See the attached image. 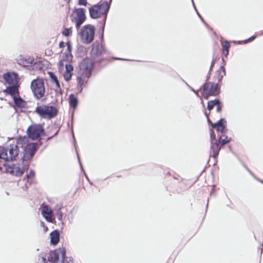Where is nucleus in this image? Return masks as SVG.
<instances>
[{"instance_id": "obj_1", "label": "nucleus", "mask_w": 263, "mask_h": 263, "mask_svg": "<svg viewBox=\"0 0 263 263\" xmlns=\"http://www.w3.org/2000/svg\"><path fill=\"white\" fill-rule=\"evenodd\" d=\"M28 141L29 139L26 137H20L16 143L11 144L7 148L0 150V159L6 161L14 160L18 155L21 148L23 150V162L30 160L36 152V145L34 143H29Z\"/></svg>"}, {"instance_id": "obj_2", "label": "nucleus", "mask_w": 263, "mask_h": 263, "mask_svg": "<svg viewBox=\"0 0 263 263\" xmlns=\"http://www.w3.org/2000/svg\"><path fill=\"white\" fill-rule=\"evenodd\" d=\"M80 76L77 77L78 86L81 91L91 76L94 62L90 59H85L80 63Z\"/></svg>"}, {"instance_id": "obj_3", "label": "nucleus", "mask_w": 263, "mask_h": 263, "mask_svg": "<svg viewBox=\"0 0 263 263\" xmlns=\"http://www.w3.org/2000/svg\"><path fill=\"white\" fill-rule=\"evenodd\" d=\"M95 31V27L92 25L83 26L78 33L81 42L86 44L91 43L94 39Z\"/></svg>"}, {"instance_id": "obj_4", "label": "nucleus", "mask_w": 263, "mask_h": 263, "mask_svg": "<svg viewBox=\"0 0 263 263\" xmlns=\"http://www.w3.org/2000/svg\"><path fill=\"white\" fill-rule=\"evenodd\" d=\"M35 112L41 117L50 119L57 115L58 111L54 106L42 105L36 107Z\"/></svg>"}, {"instance_id": "obj_5", "label": "nucleus", "mask_w": 263, "mask_h": 263, "mask_svg": "<svg viewBox=\"0 0 263 263\" xmlns=\"http://www.w3.org/2000/svg\"><path fill=\"white\" fill-rule=\"evenodd\" d=\"M105 53V49L99 42H96L92 44L91 55L95 62L100 63L103 61L104 58L103 56Z\"/></svg>"}, {"instance_id": "obj_6", "label": "nucleus", "mask_w": 263, "mask_h": 263, "mask_svg": "<svg viewBox=\"0 0 263 263\" xmlns=\"http://www.w3.org/2000/svg\"><path fill=\"white\" fill-rule=\"evenodd\" d=\"M31 88L35 98L40 99L43 97L45 93L43 80L36 79L33 80L31 83Z\"/></svg>"}, {"instance_id": "obj_7", "label": "nucleus", "mask_w": 263, "mask_h": 263, "mask_svg": "<svg viewBox=\"0 0 263 263\" xmlns=\"http://www.w3.org/2000/svg\"><path fill=\"white\" fill-rule=\"evenodd\" d=\"M28 164L26 162L23 166L21 164H6L5 170L7 173L16 176H21L25 170L28 169Z\"/></svg>"}, {"instance_id": "obj_8", "label": "nucleus", "mask_w": 263, "mask_h": 263, "mask_svg": "<svg viewBox=\"0 0 263 263\" xmlns=\"http://www.w3.org/2000/svg\"><path fill=\"white\" fill-rule=\"evenodd\" d=\"M73 13L76 16L73 17L72 21L75 22L76 28L78 30L86 20L85 9L82 8H75Z\"/></svg>"}, {"instance_id": "obj_9", "label": "nucleus", "mask_w": 263, "mask_h": 263, "mask_svg": "<svg viewBox=\"0 0 263 263\" xmlns=\"http://www.w3.org/2000/svg\"><path fill=\"white\" fill-rule=\"evenodd\" d=\"M28 138L32 140H37L44 135V129L41 125H32L27 129Z\"/></svg>"}, {"instance_id": "obj_10", "label": "nucleus", "mask_w": 263, "mask_h": 263, "mask_svg": "<svg viewBox=\"0 0 263 263\" xmlns=\"http://www.w3.org/2000/svg\"><path fill=\"white\" fill-rule=\"evenodd\" d=\"M110 3H108L106 1L102 3L101 4H98L96 5H98V7L99 8V12L101 14V15H104V18L102 20V32H104V27L105 25L106 20L107 18V15L108 12V11L110 8Z\"/></svg>"}, {"instance_id": "obj_11", "label": "nucleus", "mask_w": 263, "mask_h": 263, "mask_svg": "<svg viewBox=\"0 0 263 263\" xmlns=\"http://www.w3.org/2000/svg\"><path fill=\"white\" fill-rule=\"evenodd\" d=\"M218 84L213 82H205L202 86L203 91L206 93V98L215 95L218 91Z\"/></svg>"}, {"instance_id": "obj_12", "label": "nucleus", "mask_w": 263, "mask_h": 263, "mask_svg": "<svg viewBox=\"0 0 263 263\" xmlns=\"http://www.w3.org/2000/svg\"><path fill=\"white\" fill-rule=\"evenodd\" d=\"M3 78L5 82L10 85L17 84L18 76L15 72H7L4 74Z\"/></svg>"}, {"instance_id": "obj_13", "label": "nucleus", "mask_w": 263, "mask_h": 263, "mask_svg": "<svg viewBox=\"0 0 263 263\" xmlns=\"http://www.w3.org/2000/svg\"><path fill=\"white\" fill-rule=\"evenodd\" d=\"M226 123V120L222 118L216 123L212 124V127L218 132H220L221 133H226L227 131Z\"/></svg>"}, {"instance_id": "obj_14", "label": "nucleus", "mask_w": 263, "mask_h": 263, "mask_svg": "<svg viewBox=\"0 0 263 263\" xmlns=\"http://www.w3.org/2000/svg\"><path fill=\"white\" fill-rule=\"evenodd\" d=\"M66 53H63L62 56L60 58V60L58 63V69L59 71L62 74L64 78L66 80Z\"/></svg>"}, {"instance_id": "obj_15", "label": "nucleus", "mask_w": 263, "mask_h": 263, "mask_svg": "<svg viewBox=\"0 0 263 263\" xmlns=\"http://www.w3.org/2000/svg\"><path fill=\"white\" fill-rule=\"evenodd\" d=\"M17 63L20 65L27 67L31 65L34 62V59L32 57H23L20 56L17 60Z\"/></svg>"}, {"instance_id": "obj_16", "label": "nucleus", "mask_w": 263, "mask_h": 263, "mask_svg": "<svg viewBox=\"0 0 263 263\" xmlns=\"http://www.w3.org/2000/svg\"><path fill=\"white\" fill-rule=\"evenodd\" d=\"M220 149L221 146L218 142L211 143L210 156L213 157L215 159L218 156Z\"/></svg>"}, {"instance_id": "obj_17", "label": "nucleus", "mask_w": 263, "mask_h": 263, "mask_svg": "<svg viewBox=\"0 0 263 263\" xmlns=\"http://www.w3.org/2000/svg\"><path fill=\"white\" fill-rule=\"evenodd\" d=\"M41 213L47 221L49 222L52 221V212L47 205L43 206Z\"/></svg>"}, {"instance_id": "obj_18", "label": "nucleus", "mask_w": 263, "mask_h": 263, "mask_svg": "<svg viewBox=\"0 0 263 263\" xmlns=\"http://www.w3.org/2000/svg\"><path fill=\"white\" fill-rule=\"evenodd\" d=\"M99 8L98 5H94L89 9V15L92 18H98L101 15L99 12Z\"/></svg>"}, {"instance_id": "obj_19", "label": "nucleus", "mask_w": 263, "mask_h": 263, "mask_svg": "<svg viewBox=\"0 0 263 263\" xmlns=\"http://www.w3.org/2000/svg\"><path fill=\"white\" fill-rule=\"evenodd\" d=\"M47 74L50 78L52 83L55 84L56 90L61 91L60 82L54 73L51 71H48Z\"/></svg>"}, {"instance_id": "obj_20", "label": "nucleus", "mask_w": 263, "mask_h": 263, "mask_svg": "<svg viewBox=\"0 0 263 263\" xmlns=\"http://www.w3.org/2000/svg\"><path fill=\"white\" fill-rule=\"evenodd\" d=\"M50 242L53 245L58 243L60 240V234L57 230H54L50 233Z\"/></svg>"}, {"instance_id": "obj_21", "label": "nucleus", "mask_w": 263, "mask_h": 263, "mask_svg": "<svg viewBox=\"0 0 263 263\" xmlns=\"http://www.w3.org/2000/svg\"><path fill=\"white\" fill-rule=\"evenodd\" d=\"M226 69L223 66H221L219 69L216 71L215 78L216 80H217L218 82H220L222 80L223 77L226 76Z\"/></svg>"}, {"instance_id": "obj_22", "label": "nucleus", "mask_w": 263, "mask_h": 263, "mask_svg": "<svg viewBox=\"0 0 263 263\" xmlns=\"http://www.w3.org/2000/svg\"><path fill=\"white\" fill-rule=\"evenodd\" d=\"M68 100L70 107H72L73 109V110H74L78 106V98L73 94H71L69 96Z\"/></svg>"}, {"instance_id": "obj_23", "label": "nucleus", "mask_w": 263, "mask_h": 263, "mask_svg": "<svg viewBox=\"0 0 263 263\" xmlns=\"http://www.w3.org/2000/svg\"><path fill=\"white\" fill-rule=\"evenodd\" d=\"M72 58L71 44L69 41H68L67 42V62H71Z\"/></svg>"}, {"instance_id": "obj_24", "label": "nucleus", "mask_w": 263, "mask_h": 263, "mask_svg": "<svg viewBox=\"0 0 263 263\" xmlns=\"http://www.w3.org/2000/svg\"><path fill=\"white\" fill-rule=\"evenodd\" d=\"M219 99H215L213 100H211L208 102V109L210 111L213 109L215 106L219 102Z\"/></svg>"}, {"instance_id": "obj_25", "label": "nucleus", "mask_w": 263, "mask_h": 263, "mask_svg": "<svg viewBox=\"0 0 263 263\" xmlns=\"http://www.w3.org/2000/svg\"><path fill=\"white\" fill-rule=\"evenodd\" d=\"M73 70V67L71 64L67 63V81L70 80L72 77L71 71Z\"/></svg>"}, {"instance_id": "obj_26", "label": "nucleus", "mask_w": 263, "mask_h": 263, "mask_svg": "<svg viewBox=\"0 0 263 263\" xmlns=\"http://www.w3.org/2000/svg\"><path fill=\"white\" fill-rule=\"evenodd\" d=\"M14 101L15 104L18 107H24L25 106V102L20 98H14Z\"/></svg>"}, {"instance_id": "obj_27", "label": "nucleus", "mask_w": 263, "mask_h": 263, "mask_svg": "<svg viewBox=\"0 0 263 263\" xmlns=\"http://www.w3.org/2000/svg\"><path fill=\"white\" fill-rule=\"evenodd\" d=\"M7 90L11 95H15L17 92V84L12 85V86L7 87Z\"/></svg>"}, {"instance_id": "obj_28", "label": "nucleus", "mask_w": 263, "mask_h": 263, "mask_svg": "<svg viewBox=\"0 0 263 263\" xmlns=\"http://www.w3.org/2000/svg\"><path fill=\"white\" fill-rule=\"evenodd\" d=\"M231 140V138H228L227 136H226L224 139H222V137L220 136L218 140V142L223 145L229 143Z\"/></svg>"}, {"instance_id": "obj_29", "label": "nucleus", "mask_w": 263, "mask_h": 263, "mask_svg": "<svg viewBox=\"0 0 263 263\" xmlns=\"http://www.w3.org/2000/svg\"><path fill=\"white\" fill-rule=\"evenodd\" d=\"M72 138H73V145H74V146L76 148V153H77V157H78V161H79V164H80V165L81 166V170H83V167H82V163L80 161V157H79V154H78V151L77 150V147H76V139H75V137H74V133H73V130H72Z\"/></svg>"}, {"instance_id": "obj_30", "label": "nucleus", "mask_w": 263, "mask_h": 263, "mask_svg": "<svg viewBox=\"0 0 263 263\" xmlns=\"http://www.w3.org/2000/svg\"><path fill=\"white\" fill-rule=\"evenodd\" d=\"M222 46L223 48V52L227 51V54H229V48L230 47V44L228 41H224L222 42Z\"/></svg>"}, {"instance_id": "obj_31", "label": "nucleus", "mask_w": 263, "mask_h": 263, "mask_svg": "<svg viewBox=\"0 0 263 263\" xmlns=\"http://www.w3.org/2000/svg\"><path fill=\"white\" fill-rule=\"evenodd\" d=\"M210 138L211 143L218 142L216 138V135L213 130L210 131Z\"/></svg>"}, {"instance_id": "obj_32", "label": "nucleus", "mask_w": 263, "mask_h": 263, "mask_svg": "<svg viewBox=\"0 0 263 263\" xmlns=\"http://www.w3.org/2000/svg\"><path fill=\"white\" fill-rule=\"evenodd\" d=\"M192 3H193V6L195 9V10L197 12V14L198 15V16H199V17L201 19V20L202 21V22L204 23V24L206 26V27H209V25L208 24L204 21V20L203 19V18L202 17V16H201V15L199 13V12L197 11V9L196 8V6L194 4V1L193 0H192Z\"/></svg>"}, {"instance_id": "obj_33", "label": "nucleus", "mask_w": 263, "mask_h": 263, "mask_svg": "<svg viewBox=\"0 0 263 263\" xmlns=\"http://www.w3.org/2000/svg\"><path fill=\"white\" fill-rule=\"evenodd\" d=\"M217 106L216 111L217 112H219L221 111L222 108L223 107V104L221 103V102L219 100L218 103H217V104L216 105Z\"/></svg>"}, {"instance_id": "obj_34", "label": "nucleus", "mask_w": 263, "mask_h": 263, "mask_svg": "<svg viewBox=\"0 0 263 263\" xmlns=\"http://www.w3.org/2000/svg\"><path fill=\"white\" fill-rule=\"evenodd\" d=\"M255 38H256V36L254 35H253V36H251L250 37H249V39H248L243 41H239V42L240 43V42H243L244 44H247L249 42L253 41Z\"/></svg>"}, {"instance_id": "obj_35", "label": "nucleus", "mask_w": 263, "mask_h": 263, "mask_svg": "<svg viewBox=\"0 0 263 263\" xmlns=\"http://www.w3.org/2000/svg\"><path fill=\"white\" fill-rule=\"evenodd\" d=\"M35 175V173L33 170H30L29 174H27L26 178L27 179H32Z\"/></svg>"}, {"instance_id": "obj_36", "label": "nucleus", "mask_w": 263, "mask_h": 263, "mask_svg": "<svg viewBox=\"0 0 263 263\" xmlns=\"http://www.w3.org/2000/svg\"><path fill=\"white\" fill-rule=\"evenodd\" d=\"M87 2L86 0H78V4L80 6H86Z\"/></svg>"}, {"instance_id": "obj_37", "label": "nucleus", "mask_w": 263, "mask_h": 263, "mask_svg": "<svg viewBox=\"0 0 263 263\" xmlns=\"http://www.w3.org/2000/svg\"><path fill=\"white\" fill-rule=\"evenodd\" d=\"M72 33V27L67 28V36L70 35Z\"/></svg>"}, {"instance_id": "obj_38", "label": "nucleus", "mask_w": 263, "mask_h": 263, "mask_svg": "<svg viewBox=\"0 0 263 263\" xmlns=\"http://www.w3.org/2000/svg\"><path fill=\"white\" fill-rule=\"evenodd\" d=\"M67 263H74L73 258L72 257H67Z\"/></svg>"}, {"instance_id": "obj_39", "label": "nucleus", "mask_w": 263, "mask_h": 263, "mask_svg": "<svg viewBox=\"0 0 263 263\" xmlns=\"http://www.w3.org/2000/svg\"><path fill=\"white\" fill-rule=\"evenodd\" d=\"M215 64V60L213 59L211 62V66L210 68V71H211L212 70V68L214 67Z\"/></svg>"}, {"instance_id": "obj_40", "label": "nucleus", "mask_w": 263, "mask_h": 263, "mask_svg": "<svg viewBox=\"0 0 263 263\" xmlns=\"http://www.w3.org/2000/svg\"><path fill=\"white\" fill-rule=\"evenodd\" d=\"M41 261V262H44V263H47V262H46V258L44 257H41V258L39 259V261Z\"/></svg>"}, {"instance_id": "obj_41", "label": "nucleus", "mask_w": 263, "mask_h": 263, "mask_svg": "<svg viewBox=\"0 0 263 263\" xmlns=\"http://www.w3.org/2000/svg\"><path fill=\"white\" fill-rule=\"evenodd\" d=\"M60 48H64L65 47V43L64 42H61L59 44Z\"/></svg>"}, {"instance_id": "obj_42", "label": "nucleus", "mask_w": 263, "mask_h": 263, "mask_svg": "<svg viewBox=\"0 0 263 263\" xmlns=\"http://www.w3.org/2000/svg\"><path fill=\"white\" fill-rule=\"evenodd\" d=\"M185 84L187 85V86H188L189 87H190V88H191V90H192L193 92H195V93L197 96H199V95H198V92H196V90H195L194 88H193L192 87H191V86H190L187 84V83H185Z\"/></svg>"}, {"instance_id": "obj_43", "label": "nucleus", "mask_w": 263, "mask_h": 263, "mask_svg": "<svg viewBox=\"0 0 263 263\" xmlns=\"http://www.w3.org/2000/svg\"><path fill=\"white\" fill-rule=\"evenodd\" d=\"M207 120H208V122L209 124L211 125L212 126V124H213V123L212 122V121H211V120L210 119V118L209 117H208Z\"/></svg>"}, {"instance_id": "obj_44", "label": "nucleus", "mask_w": 263, "mask_h": 263, "mask_svg": "<svg viewBox=\"0 0 263 263\" xmlns=\"http://www.w3.org/2000/svg\"><path fill=\"white\" fill-rule=\"evenodd\" d=\"M211 71H209V73H208V76L206 77V82L209 80V79H210V75H211Z\"/></svg>"}, {"instance_id": "obj_45", "label": "nucleus", "mask_w": 263, "mask_h": 263, "mask_svg": "<svg viewBox=\"0 0 263 263\" xmlns=\"http://www.w3.org/2000/svg\"><path fill=\"white\" fill-rule=\"evenodd\" d=\"M58 218L59 219H60L61 218H62V214L61 213L58 212Z\"/></svg>"}, {"instance_id": "obj_46", "label": "nucleus", "mask_w": 263, "mask_h": 263, "mask_svg": "<svg viewBox=\"0 0 263 263\" xmlns=\"http://www.w3.org/2000/svg\"><path fill=\"white\" fill-rule=\"evenodd\" d=\"M251 174V175H252V176H253V177L255 179H256V180H258V178H257L253 173H251V174Z\"/></svg>"}, {"instance_id": "obj_47", "label": "nucleus", "mask_w": 263, "mask_h": 263, "mask_svg": "<svg viewBox=\"0 0 263 263\" xmlns=\"http://www.w3.org/2000/svg\"><path fill=\"white\" fill-rule=\"evenodd\" d=\"M62 33L64 35L66 36V28H64L62 31Z\"/></svg>"}, {"instance_id": "obj_48", "label": "nucleus", "mask_w": 263, "mask_h": 263, "mask_svg": "<svg viewBox=\"0 0 263 263\" xmlns=\"http://www.w3.org/2000/svg\"><path fill=\"white\" fill-rule=\"evenodd\" d=\"M115 59H117V60H128L127 59H122V58H116Z\"/></svg>"}, {"instance_id": "obj_49", "label": "nucleus", "mask_w": 263, "mask_h": 263, "mask_svg": "<svg viewBox=\"0 0 263 263\" xmlns=\"http://www.w3.org/2000/svg\"><path fill=\"white\" fill-rule=\"evenodd\" d=\"M246 169L250 174H251V173H252L248 167H246Z\"/></svg>"}, {"instance_id": "obj_50", "label": "nucleus", "mask_w": 263, "mask_h": 263, "mask_svg": "<svg viewBox=\"0 0 263 263\" xmlns=\"http://www.w3.org/2000/svg\"><path fill=\"white\" fill-rule=\"evenodd\" d=\"M41 225L42 227H44V222L42 221V222H41Z\"/></svg>"}, {"instance_id": "obj_51", "label": "nucleus", "mask_w": 263, "mask_h": 263, "mask_svg": "<svg viewBox=\"0 0 263 263\" xmlns=\"http://www.w3.org/2000/svg\"><path fill=\"white\" fill-rule=\"evenodd\" d=\"M223 52L226 57H227L228 55V54H227V51H224V52L223 51Z\"/></svg>"}, {"instance_id": "obj_52", "label": "nucleus", "mask_w": 263, "mask_h": 263, "mask_svg": "<svg viewBox=\"0 0 263 263\" xmlns=\"http://www.w3.org/2000/svg\"><path fill=\"white\" fill-rule=\"evenodd\" d=\"M214 191H215V190H214V188L213 187V188L212 189V192H211V194H212L214 192Z\"/></svg>"}, {"instance_id": "obj_53", "label": "nucleus", "mask_w": 263, "mask_h": 263, "mask_svg": "<svg viewBox=\"0 0 263 263\" xmlns=\"http://www.w3.org/2000/svg\"><path fill=\"white\" fill-rule=\"evenodd\" d=\"M205 116H206V118H208V117H209V114H207L206 112H205Z\"/></svg>"}, {"instance_id": "obj_54", "label": "nucleus", "mask_w": 263, "mask_h": 263, "mask_svg": "<svg viewBox=\"0 0 263 263\" xmlns=\"http://www.w3.org/2000/svg\"><path fill=\"white\" fill-rule=\"evenodd\" d=\"M85 176L87 180H88V176H87V175L85 174Z\"/></svg>"}, {"instance_id": "obj_55", "label": "nucleus", "mask_w": 263, "mask_h": 263, "mask_svg": "<svg viewBox=\"0 0 263 263\" xmlns=\"http://www.w3.org/2000/svg\"><path fill=\"white\" fill-rule=\"evenodd\" d=\"M258 181H260V182H261L262 183H263V181L262 180H260L258 179V180H257Z\"/></svg>"}, {"instance_id": "obj_56", "label": "nucleus", "mask_w": 263, "mask_h": 263, "mask_svg": "<svg viewBox=\"0 0 263 263\" xmlns=\"http://www.w3.org/2000/svg\"><path fill=\"white\" fill-rule=\"evenodd\" d=\"M45 231H46L47 230V228L45 227Z\"/></svg>"}, {"instance_id": "obj_57", "label": "nucleus", "mask_w": 263, "mask_h": 263, "mask_svg": "<svg viewBox=\"0 0 263 263\" xmlns=\"http://www.w3.org/2000/svg\"><path fill=\"white\" fill-rule=\"evenodd\" d=\"M206 208H208V202L207 203V204H206Z\"/></svg>"}, {"instance_id": "obj_58", "label": "nucleus", "mask_w": 263, "mask_h": 263, "mask_svg": "<svg viewBox=\"0 0 263 263\" xmlns=\"http://www.w3.org/2000/svg\"><path fill=\"white\" fill-rule=\"evenodd\" d=\"M112 0H109V3H111Z\"/></svg>"}, {"instance_id": "obj_59", "label": "nucleus", "mask_w": 263, "mask_h": 263, "mask_svg": "<svg viewBox=\"0 0 263 263\" xmlns=\"http://www.w3.org/2000/svg\"><path fill=\"white\" fill-rule=\"evenodd\" d=\"M37 263H40L39 262H38Z\"/></svg>"}]
</instances>
